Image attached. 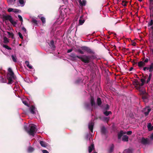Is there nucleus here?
Here are the masks:
<instances>
[{
  "label": "nucleus",
  "mask_w": 153,
  "mask_h": 153,
  "mask_svg": "<svg viewBox=\"0 0 153 153\" xmlns=\"http://www.w3.org/2000/svg\"><path fill=\"white\" fill-rule=\"evenodd\" d=\"M24 129L28 133V131H29V129H28V127L26 126H24Z\"/></svg>",
  "instance_id": "43"
},
{
  "label": "nucleus",
  "mask_w": 153,
  "mask_h": 153,
  "mask_svg": "<svg viewBox=\"0 0 153 153\" xmlns=\"http://www.w3.org/2000/svg\"><path fill=\"white\" fill-rule=\"evenodd\" d=\"M110 118L104 117L102 118V120L103 121H106L108 122Z\"/></svg>",
  "instance_id": "28"
},
{
  "label": "nucleus",
  "mask_w": 153,
  "mask_h": 153,
  "mask_svg": "<svg viewBox=\"0 0 153 153\" xmlns=\"http://www.w3.org/2000/svg\"><path fill=\"white\" fill-rule=\"evenodd\" d=\"M42 152L43 153H49V152L47 150H42Z\"/></svg>",
  "instance_id": "53"
},
{
  "label": "nucleus",
  "mask_w": 153,
  "mask_h": 153,
  "mask_svg": "<svg viewBox=\"0 0 153 153\" xmlns=\"http://www.w3.org/2000/svg\"><path fill=\"white\" fill-rule=\"evenodd\" d=\"M3 47L6 48L7 50H11V48L9 47L7 45H3Z\"/></svg>",
  "instance_id": "37"
},
{
  "label": "nucleus",
  "mask_w": 153,
  "mask_h": 153,
  "mask_svg": "<svg viewBox=\"0 0 153 153\" xmlns=\"http://www.w3.org/2000/svg\"><path fill=\"white\" fill-rule=\"evenodd\" d=\"M22 30H23L25 33H26V28L23 27L22 28Z\"/></svg>",
  "instance_id": "57"
},
{
  "label": "nucleus",
  "mask_w": 153,
  "mask_h": 153,
  "mask_svg": "<svg viewBox=\"0 0 153 153\" xmlns=\"http://www.w3.org/2000/svg\"><path fill=\"white\" fill-rule=\"evenodd\" d=\"M30 113L31 114H36L35 111L36 110V108L34 105H32L30 108Z\"/></svg>",
  "instance_id": "12"
},
{
  "label": "nucleus",
  "mask_w": 153,
  "mask_h": 153,
  "mask_svg": "<svg viewBox=\"0 0 153 153\" xmlns=\"http://www.w3.org/2000/svg\"><path fill=\"white\" fill-rule=\"evenodd\" d=\"M81 49L82 50L86 51L87 53H92L95 55L94 52L90 48L86 47V46H82L81 47Z\"/></svg>",
  "instance_id": "4"
},
{
  "label": "nucleus",
  "mask_w": 153,
  "mask_h": 153,
  "mask_svg": "<svg viewBox=\"0 0 153 153\" xmlns=\"http://www.w3.org/2000/svg\"><path fill=\"white\" fill-rule=\"evenodd\" d=\"M8 71V73L6 76V78L8 81L7 83V84H11L13 83V80L15 79L16 77L11 68H9Z\"/></svg>",
  "instance_id": "2"
},
{
  "label": "nucleus",
  "mask_w": 153,
  "mask_h": 153,
  "mask_svg": "<svg viewBox=\"0 0 153 153\" xmlns=\"http://www.w3.org/2000/svg\"><path fill=\"white\" fill-rule=\"evenodd\" d=\"M140 142L142 144L144 145L148 144L149 143L148 138H145L143 137L140 140Z\"/></svg>",
  "instance_id": "8"
},
{
  "label": "nucleus",
  "mask_w": 153,
  "mask_h": 153,
  "mask_svg": "<svg viewBox=\"0 0 153 153\" xmlns=\"http://www.w3.org/2000/svg\"><path fill=\"white\" fill-rule=\"evenodd\" d=\"M149 68H143V70L144 71L146 70H149Z\"/></svg>",
  "instance_id": "55"
},
{
  "label": "nucleus",
  "mask_w": 153,
  "mask_h": 153,
  "mask_svg": "<svg viewBox=\"0 0 153 153\" xmlns=\"http://www.w3.org/2000/svg\"><path fill=\"white\" fill-rule=\"evenodd\" d=\"M78 51L79 53H80L82 54H83L84 53V52L83 51H82V50H81L80 49H78Z\"/></svg>",
  "instance_id": "46"
},
{
  "label": "nucleus",
  "mask_w": 153,
  "mask_h": 153,
  "mask_svg": "<svg viewBox=\"0 0 153 153\" xmlns=\"http://www.w3.org/2000/svg\"><path fill=\"white\" fill-rule=\"evenodd\" d=\"M107 131L105 127L103 126L101 128V132L102 135H105L107 133Z\"/></svg>",
  "instance_id": "10"
},
{
  "label": "nucleus",
  "mask_w": 153,
  "mask_h": 153,
  "mask_svg": "<svg viewBox=\"0 0 153 153\" xmlns=\"http://www.w3.org/2000/svg\"><path fill=\"white\" fill-rule=\"evenodd\" d=\"M149 60V59L146 58L144 60L138 63V66L139 67H141L142 66H144L146 63H147Z\"/></svg>",
  "instance_id": "7"
},
{
  "label": "nucleus",
  "mask_w": 153,
  "mask_h": 153,
  "mask_svg": "<svg viewBox=\"0 0 153 153\" xmlns=\"http://www.w3.org/2000/svg\"><path fill=\"white\" fill-rule=\"evenodd\" d=\"M153 130V126H152L151 129H150V131H151L152 130Z\"/></svg>",
  "instance_id": "64"
},
{
  "label": "nucleus",
  "mask_w": 153,
  "mask_h": 153,
  "mask_svg": "<svg viewBox=\"0 0 153 153\" xmlns=\"http://www.w3.org/2000/svg\"><path fill=\"white\" fill-rule=\"evenodd\" d=\"M40 143L42 146L44 147H46L48 145L47 143L43 141H40Z\"/></svg>",
  "instance_id": "20"
},
{
  "label": "nucleus",
  "mask_w": 153,
  "mask_h": 153,
  "mask_svg": "<svg viewBox=\"0 0 153 153\" xmlns=\"http://www.w3.org/2000/svg\"><path fill=\"white\" fill-rule=\"evenodd\" d=\"M4 18L6 20H8L13 25H15L16 24L15 22L13 19L12 17L10 15H6L4 17Z\"/></svg>",
  "instance_id": "5"
},
{
  "label": "nucleus",
  "mask_w": 153,
  "mask_h": 153,
  "mask_svg": "<svg viewBox=\"0 0 153 153\" xmlns=\"http://www.w3.org/2000/svg\"><path fill=\"white\" fill-rule=\"evenodd\" d=\"M140 81H141V82H142V83L141 84L140 83V86H143L144 84V82L145 81V79H140Z\"/></svg>",
  "instance_id": "36"
},
{
  "label": "nucleus",
  "mask_w": 153,
  "mask_h": 153,
  "mask_svg": "<svg viewBox=\"0 0 153 153\" xmlns=\"http://www.w3.org/2000/svg\"><path fill=\"white\" fill-rule=\"evenodd\" d=\"M133 69V68H130L129 70V71H131Z\"/></svg>",
  "instance_id": "62"
},
{
  "label": "nucleus",
  "mask_w": 153,
  "mask_h": 153,
  "mask_svg": "<svg viewBox=\"0 0 153 153\" xmlns=\"http://www.w3.org/2000/svg\"><path fill=\"white\" fill-rule=\"evenodd\" d=\"M149 71L151 72L153 71V68H149Z\"/></svg>",
  "instance_id": "52"
},
{
  "label": "nucleus",
  "mask_w": 153,
  "mask_h": 153,
  "mask_svg": "<svg viewBox=\"0 0 153 153\" xmlns=\"http://www.w3.org/2000/svg\"><path fill=\"white\" fill-rule=\"evenodd\" d=\"M132 133V132L131 131H128L126 132V134L128 135H130Z\"/></svg>",
  "instance_id": "50"
},
{
  "label": "nucleus",
  "mask_w": 153,
  "mask_h": 153,
  "mask_svg": "<svg viewBox=\"0 0 153 153\" xmlns=\"http://www.w3.org/2000/svg\"><path fill=\"white\" fill-rule=\"evenodd\" d=\"M114 145L113 144H112L111 146L110 147V149H109V152H112L113 151L114 149Z\"/></svg>",
  "instance_id": "31"
},
{
  "label": "nucleus",
  "mask_w": 153,
  "mask_h": 153,
  "mask_svg": "<svg viewBox=\"0 0 153 153\" xmlns=\"http://www.w3.org/2000/svg\"><path fill=\"white\" fill-rule=\"evenodd\" d=\"M28 128L29 129V131H28V134L30 135L34 136L35 134L36 133L37 131L35 126L33 124L29 125Z\"/></svg>",
  "instance_id": "3"
},
{
  "label": "nucleus",
  "mask_w": 153,
  "mask_h": 153,
  "mask_svg": "<svg viewBox=\"0 0 153 153\" xmlns=\"http://www.w3.org/2000/svg\"><path fill=\"white\" fill-rule=\"evenodd\" d=\"M97 103L98 106H100L102 104V101L100 98L98 97L97 98Z\"/></svg>",
  "instance_id": "24"
},
{
  "label": "nucleus",
  "mask_w": 153,
  "mask_h": 153,
  "mask_svg": "<svg viewBox=\"0 0 153 153\" xmlns=\"http://www.w3.org/2000/svg\"><path fill=\"white\" fill-rule=\"evenodd\" d=\"M1 82L3 83L5 82L6 79L3 77H1Z\"/></svg>",
  "instance_id": "48"
},
{
  "label": "nucleus",
  "mask_w": 153,
  "mask_h": 153,
  "mask_svg": "<svg viewBox=\"0 0 153 153\" xmlns=\"http://www.w3.org/2000/svg\"><path fill=\"white\" fill-rule=\"evenodd\" d=\"M7 11L9 12H13L15 13H17V12H18V11L17 9H14L13 8H8L7 9Z\"/></svg>",
  "instance_id": "15"
},
{
  "label": "nucleus",
  "mask_w": 153,
  "mask_h": 153,
  "mask_svg": "<svg viewBox=\"0 0 153 153\" xmlns=\"http://www.w3.org/2000/svg\"><path fill=\"white\" fill-rule=\"evenodd\" d=\"M109 108V106L108 104H106V106L104 108V110L107 111L108 110Z\"/></svg>",
  "instance_id": "41"
},
{
  "label": "nucleus",
  "mask_w": 153,
  "mask_h": 153,
  "mask_svg": "<svg viewBox=\"0 0 153 153\" xmlns=\"http://www.w3.org/2000/svg\"><path fill=\"white\" fill-rule=\"evenodd\" d=\"M49 45L51 48L53 50H54L55 48V46L54 44V42L53 40L51 41L50 43L49 44Z\"/></svg>",
  "instance_id": "14"
},
{
  "label": "nucleus",
  "mask_w": 153,
  "mask_h": 153,
  "mask_svg": "<svg viewBox=\"0 0 153 153\" xmlns=\"http://www.w3.org/2000/svg\"><path fill=\"white\" fill-rule=\"evenodd\" d=\"M19 2L22 7L24 6L25 3V0H19Z\"/></svg>",
  "instance_id": "23"
},
{
  "label": "nucleus",
  "mask_w": 153,
  "mask_h": 153,
  "mask_svg": "<svg viewBox=\"0 0 153 153\" xmlns=\"http://www.w3.org/2000/svg\"><path fill=\"white\" fill-rule=\"evenodd\" d=\"M153 25V20L151 19L150 22H148V26H152Z\"/></svg>",
  "instance_id": "34"
},
{
  "label": "nucleus",
  "mask_w": 153,
  "mask_h": 153,
  "mask_svg": "<svg viewBox=\"0 0 153 153\" xmlns=\"http://www.w3.org/2000/svg\"><path fill=\"white\" fill-rule=\"evenodd\" d=\"M9 42L8 39L6 37H4V43H7Z\"/></svg>",
  "instance_id": "40"
},
{
  "label": "nucleus",
  "mask_w": 153,
  "mask_h": 153,
  "mask_svg": "<svg viewBox=\"0 0 153 153\" xmlns=\"http://www.w3.org/2000/svg\"><path fill=\"white\" fill-rule=\"evenodd\" d=\"M23 103L27 106H29V105L27 102L26 101H23Z\"/></svg>",
  "instance_id": "47"
},
{
  "label": "nucleus",
  "mask_w": 153,
  "mask_h": 153,
  "mask_svg": "<svg viewBox=\"0 0 153 153\" xmlns=\"http://www.w3.org/2000/svg\"><path fill=\"white\" fill-rule=\"evenodd\" d=\"M152 74L151 73H150L149 74V77L151 78V77H152Z\"/></svg>",
  "instance_id": "61"
},
{
  "label": "nucleus",
  "mask_w": 153,
  "mask_h": 153,
  "mask_svg": "<svg viewBox=\"0 0 153 153\" xmlns=\"http://www.w3.org/2000/svg\"><path fill=\"white\" fill-rule=\"evenodd\" d=\"M96 58V56L95 55H83L79 56V59L86 64H88L90 62L93 63V60L95 59Z\"/></svg>",
  "instance_id": "1"
},
{
  "label": "nucleus",
  "mask_w": 153,
  "mask_h": 153,
  "mask_svg": "<svg viewBox=\"0 0 153 153\" xmlns=\"http://www.w3.org/2000/svg\"><path fill=\"white\" fill-rule=\"evenodd\" d=\"M150 138L152 140H153V133L151 134Z\"/></svg>",
  "instance_id": "59"
},
{
  "label": "nucleus",
  "mask_w": 153,
  "mask_h": 153,
  "mask_svg": "<svg viewBox=\"0 0 153 153\" xmlns=\"http://www.w3.org/2000/svg\"><path fill=\"white\" fill-rule=\"evenodd\" d=\"M8 3L10 4H11L14 3L16 1V0H7Z\"/></svg>",
  "instance_id": "35"
},
{
  "label": "nucleus",
  "mask_w": 153,
  "mask_h": 153,
  "mask_svg": "<svg viewBox=\"0 0 153 153\" xmlns=\"http://www.w3.org/2000/svg\"><path fill=\"white\" fill-rule=\"evenodd\" d=\"M70 56L74 59H76V58L79 59V56H78L75 55L74 53H72L71 54Z\"/></svg>",
  "instance_id": "22"
},
{
  "label": "nucleus",
  "mask_w": 153,
  "mask_h": 153,
  "mask_svg": "<svg viewBox=\"0 0 153 153\" xmlns=\"http://www.w3.org/2000/svg\"><path fill=\"white\" fill-rule=\"evenodd\" d=\"M104 114L106 116H108L109 114H111L112 112L111 111H106L103 112Z\"/></svg>",
  "instance_id": "25"
},
{
  "label": "nucleus",
  "mask_w": 153,
  "mask_h": 153,
  "mask_svg": "<svg viewBox=\"0 0 153 153\" xmlns=\"http://www.w3.org/2000/svg\"><path fill=\"white\" fill-rule=\"evenodd\" d=\"M94 148V144H92L91 146L88 147V152L89 153H91L92 152Z\"/></svg>",
  "instance_id": "16"
},
{
  "label": "nucleus",
  "mask_w": 153,
  "mask_h": 153,
  "mask_svg": "<svg viewBox=\"0 0 153 153\" xmlns=\"http://www.w3.org/2000/svg\"><path fill=\"white\" fill-rule=\"evenodd\" d=\"M18 35H19V37L21 39H23V37L22 34L20 32H19L18 33Z\"/></svg>",
  "instance_id": "49"
},
{
  "label": "nucleus",
  "mask_w": 153,
  "mask_h": 153,
  "mask_svg": "<svg viewBox=\"0 0 153 153\" xmlns=\"http://www.w3.org/2000/svg\"><path fill=\"white\" fill-rule=\"evenodd\" d=\"M122 140L124 142H128V137L126 135H123Z\"/></svg>",
  "instance_id": "18"
},
{
  "label": "nucleus",
  "mask_w": 153,
  "mask_h": 153,
  "mask_svg": "<svg viewBox=\"0 0 153 153\" xmlns=\"http://www.w3.org/2000/svg\"><path fill=\"white\" fill-rule=\"evenodd\" d=\"M85 22V20L84 19H79V23L80 25H82Z\"/></svg>",
  "instance_id": "33"
},
{
  "label": "nucleus",
  "mask_w": 153,
  "mask_h": 153,
  "mask_svg": "<svg viewBox=\"0 0 153 153\" xmlns=\"http://www.w3.org/2000/svg\"><path fill=\"white\" fill-rule=\"evenodd\" d=\"M18 16L20 21L22 22L23 19L22 16L20 15H18Z\"/></svg>",
  "instance_id": "45"
},
{
  "label": "nucleus",
  "mask_w": 153,
  "mask_h": 153,
  "mask_svg": "<svg viewBox=\"0 0 153 153\" xmlns=\"http://www.w3.org/2000/svg\"><path fill=\"white\" fill-rule=\"evenodd\" d=\"M151 78V77H148V78L147 79V80L146 81L147 83H148L150 81Z\"/></svg>",
  "instance_id": "51"
},
{
  "label": "nucleus",
  "mask_w": 153,
  "mask_h": 153,
  "mask_svg": "<svg viewBox=\"0 0 153 153\" xmlns=\"http://www.w3.org/2000/svg\"><path fill=\"white\" fill-rule=\"evenodd\" d=\"M7 33L9 35L12 36H13V33H12L10 32H7Z\"/></svg>",
  "instance_id": "54"
},
{
  "label": "nucleus",
  "mask_w": 153,
  "mask_h": 153,
  "mask_svg": "<svg viewBox=\"0 0 153 153\" xmlns=\"http://www.w3.org/2000/svg\"><path fill=\"white\" fill-rule=\"evenodd\" d=\"M82 81V79L81 78H78L76 81V83L78 84Z\"/></svg>",
  "instance_id": "42"
},
{
  "label": "nucleus",
  "mask_w": 153,
  "mask_h": 153,
  "mask_svg": "<svg viewBox=\"0 0 153 153\" xmlns=\"http://www.w3.org/2000/svg\"><path fill=\"white\" fill-rule=\"evenodd\" d=\"M131 151L129 149H126L123 152V153H131Z\"/></svg>",
  "instance_id": "29"
},
{
  "label": "nucleus",
  "mask_w": 153,
  "mask_h": 153,
  "mask_svg": "<svg viewBox=\"0 0 153 153\" xmlns=\"http://www.w3.org/2000/svg\"><path fill=\"white\" fill-rule=\"evenodd\" d=\"M94 125V123L93 122H91L88 125V128L91 131L93 132V128Z\"/></svg>",
  "instance_id": "13"
},
{
  "label": "nucleus",
  "mask_w": 153,
  "mask_h": 153,
  "mask_svg": "<svg viewBox=\"0 0 153 153\" xmlns=\"http://www.w3.org/2000/svg\"><path fill=\"white\" fill-rule=\"evenodd\" d=\"M90 102L91 106L93 107V106L95 104L94 100V97L92 96H91V97Z\"/></svg>",
  "instance_id": "17"
},
{
  "label": "nucleus",
  "mask_w": 153,
  "mask_h": 153,
  "mask_svg": "<svg viewBox=\"0 0 153 153\" xmlns=\"http://www.w3.org/2000/svg\"><path fill=\"white\" fill-rule=\"evenodd\" d=\"M34 150V149L33 148L30 146L28 147L27 151L28 152L31 153Z\"/></svg>",
  "instance_id": "26"
},
{
  "label": "nucleus",
  "mask_w": 153,
  "mask_h": 153,
  "mask_svg": "<svg viewBox=\"0 0 153 153\" xmlns=\"http://www.w3.org/2000/svg\"><path fill=\"white\" fill-rule=\"evenodd\" d=\"M79 3L80 6H84L86 4V1L85 0H82V1L81 0H79Z\"/></svg>",
  "instance_id": "21"
},
{
  "label": "nucleus",
  "mask_w": 153,
  "mask_h": 153,
  "mask_svg": "<svg viewBox=\"0 0 153 153\" xmlns=\"http://www.w3.org/2000/svg\"><path fill=\"white\" fill-rule=\"evenodd\" d=\"M11 57L13 60L15 62H16V58L15 56L12 55L11 56Z\"/></svg>",
  "instance_id": "30"
},
{
  "label": "nucleus",
  "mask_w": 153,
  "mask_h": 153,
  "mask_svg": "<svg viewBox=\"0 0 153 153\" xmlns=\"http://www.w3.org/2000/svg\"><path fill=\"white\" fill-rule=\"evenodd\" d=\"M105 72L106 73H107V74H106V77L107 79H108V73H107V71H105Z\"/></svg>",
  "instance_id": "56"
},
{
  "label": "nucleus",
  "mask_w": 153,
  "mask_h": 153,
  "mask_svg": "<svg viewBox=\"0 0 153 153\" xmlns=\"http://www.w3.org/2000/svg\"><path fill=\"white\" fill-rule=\"evenodd\" d=\"M25 64L27 66V67H32L31 66L29 65V62L27 61H25Z\"/></svg>",
  "instance_id": "38"
},
{
  "label": "nucleus",
  "mask_w": 153,
  "mask_h": 153,
  "mask_svg": "<svg viewBox=\"0 0 153 153\" xmlns=\"http://www.w3.org/2000/svg\"><path fill=\"white\" fill-rule=\"evenodd\" d=\"M41 19L43 23H44L45 22V19L44 17H41Z\"/></svg>",
  "instance_id": "44"
},
{
  "label": "nucleus",
  "mask_w": 153,
  "mask_h": 153,
  "mask_svg": "<svg viewBox=\"0 0 153 153\" xmlns=\"http://www.w3.org/2000/svg\"><path fill=\"white\" fill-rule=\"evenodd\" d=\"M150 67H153V62L151 64Z\"/></svg>",
  "instance_id": "63"
},
{
  "label": "nucleus",
  "mask_w": 153,
  "mask_h": 153,
  "mask_svg": "<svg viewBox=\"0 0 153 153\" xmlns=\"http://www.w3.org/2000/svg\"><path fill=\"white\" fill-rule=\"evenodd\" d=\"M122 5L123 6H124V7H126V3H122Z\"/></svg>",
  "instance_id": "60"
},
{
  "label": "nucleus",
  "mask_w": 153,
  "mask_h": 153,
  "mask_svg": "<svg viewBox=\"0 0 153 153\" xmlns=\"http://www.w3.org/2000/svg\"><path fill=\"white\" fill-rule=\"evenodd\" d=\"M73 51L72 49H69V50H68L67 52L68 53H69L71 52V51Z\"/></svg>",
  "instance_id": "58"
},
{
  "label": "nucleus",
  "mask_w": 153,
  "mask_h": 153,
  "mask_svg": "<svg viewBox=\"0 0 153 153\" xmlns=\"http://www.w3.org/2000/svg\"><path fill=\"white\" fill-rule=\"evenodd\" d=\"M32 22L35 25H37V21L34 18H32Z\"/></svg>",
  "instance_id": "32"
},
{
  "label": "nucleus",
  "mask_w": 153,
  "mask_h": 153,
  "mask_svg": "<svg viewBox=\"0 0 153 153\" xmlns=\"http://www.w3.org/2000/svg\"><path fill=\"white\" fill-rule=\"evenodd\" d=\"M151 109L149 107H146L143 109L142 112L144 113L146 116H148Z\"/></svg>",
  "instance_id": "6"
},
{
  "label": "nucleus",
  "mask_w": 153,
  "mask_h": 153,
  "mask_svg": "<svg viewBox=\"0 0 153 153\" xmlns=\"http://www.w3.org/2000/svg\"><path fill=\"white\" fill-rule=\"evenodd\" d=\"M152 126V125L151 123H148V125H147V127H148V130L149 131H150V129H151Z\"/></svg>",
  "instance_id": "39"
},
{
  "label": "nucleus",
  "mask_w": 153,
  "mask_h": 153,
  "mask_svg": "<svg viewBox=\"0 0 153 153\" xmlns=\"http://www.w3.org/2000/svg\"><path fill=\"white\" fill-rule=\"evenodd\" d=\"M134 85L140 86V83L139 82L138 80L137 79H135V81L134 82Z\"/></svg>",
  "instance_id": "27"
},
{
  "label": "nucleus",
  "mask_w": 153,
  "mask_h": 153,
  "mask_svg": "<svg viewBox=\"0 0 153 153\" xmlns=\"http://www.w3.org/2000/svg\"><path fill=\"white\" fill-rule=\"evenodd\" d=\"M85 108L88 110H90L91 105L89 103L87 102L85 104Z\"/></svg>",
  "instance_id": "19"
},
{
  "label": "nucleus",
  "mask_w": 153,
  "mask_h": 153,
  "mask_svg": "<svg viewBox=\"0 0 153 153\" xmlns=\"http://www.w3.org/2000/svg\"><path fill=\"white\" fill-rule=\"evenodd\" d=\"M141 94L142 95L141 97L143 100H144L148 99V95L145 91H142Z\"/></svg>",
  "instance_id": "9"
},
{
  "label": "nucleus",
  "mask_w": 153,
  "mask_h": 153,
  "mask_svg": "<svg viewBox=\"0 0 153 153\" xmlns=\"http://www.w3.org/2000/svg\"><path fill=\"white\" fill-rule=\"evenodd\" d=\"M126 134V132H123V131H121L120 132L118 133V139H120L123 136V135Z\"/></svg>",
  "instance_id": "11"
}]
</instances>
